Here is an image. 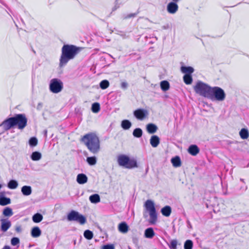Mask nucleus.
I'll return each mask as SVG.
<instances>
[{
    "instance_id": "1",
    "label": "nucleus",
    "mask_w": 249,
    "mask_h": 249,
    "mask_svg": "<svg viewBox=\"0 0 249 249\" xmlns=\"http://www.w3.org/2000/svg\"><path fill=\"white\" fill-rule=\"evenodd\" d=\"M81 51L80 47L73 45H64L61 49V54L59 59V66L63 67L68 62L73 59Z\"/></svg>"
},
{
    "instance_id": "2",
    "label": "nucleus",
    "mask_w": 249,
    "mask_h": 249,
    "mask_svg": "<svg viewBox=\"0 0 249 249\" xmlns=\"http://www.w3.org/2000/svg\"><path fill=\"white\" fill-rule=\"evenodd\" d=\"M81 141L92 153L97 154L99 152L100 150V141L96 133L91 132L85 135L82 138Z\"/></svg>"
},
{
    "instance_id": "3",
    "label": "nucleus",
    "mask_w": 249,
    "mask_h": 249,
    "mask_svg": "<svg viewBox=\"0 0 249 249\" xmlns=\"http://www.w3.org/2000/svg\"><path fill=\"white\" fill-rule=\"evenodd\" d=\"M211 87L202 82L198 81L194 87L195 92L202 96L209 98L212 89Z\"/></svg>"
},
{
    "instance_id": "4",
    "label": "nucleus",
    "mask_w": 249,
    "mask_h": 249,
    "mask_svg": "<svg viewBox=\"0 0 249 249\" xmlns=\"http://www.w3.org/2000/svg\"><path fill=\"white\" fill-rule=\"evenodd\" d=\"M117 161L119 165L126 168H133L137 167V161L134 159L130 160L129 158L125 155H120L118 156Z\"/></svg>"
},
{
    "instance_id": "5",
    "label": "nucleus",
    "mask_w": 249,
    "mask_h": 249,
    "mask_svg": "<svg viewBox=\"0 0 249 249\" xmlns=\"http://www.w3.org/2000/svg\"><path fill=\"white\" fill-rule=\"evenodd\" d=\"M144 207L149 214V223L150 224H155L157 220V214L153 201L151 200H146Z\"/></svg>"
},
{
    "instance_id": "6",
    "label": "nucleus",
    "mask_w": 249,
    "mask_h": 249,
    "mask_svg": "<svg viewBox=\"0 0 249 249\" xmlns=\"http://www.w3.org/2000/svg\"><path fill=\"white\" fill-rule=\"evenodd\" d=\"M210 94L209 99L212 100L223 101L226 98L225 91L222 89L218 87H212Z\"/></svg>"
},
{
    "instance_id": "7",
    "label": "nucleus",
    "mask_w": 249,
    "mask_h": 249,
    "mask_svg": "<svg viewBox=\"0 0 249 249\" xmlns=\"http://www.w3.org/2000/svg\"><path fill=\"white\" fill-rule=\"evenodd\" d=\"M67 218L69 221H74L81 225H83L86 222V217L74 210L71 211L68 214Z\"/></svg>"
},
{
    "instance_id": "8",
    "label": "nucleus",
    "mask_w": 249,
    "mask_h": 249,
    "mask_svg": "<svg viewBox=\"0 0 249 249\" xmlns=\"http://www.w3.org/2000/svg\"><path fill=\"white\" fill-rule=\"evenodd\" d=\"M63 88V83L58 78L51 80L49 85L50 90L53 93H58L61 91Z\"/></svg>"
},
{
    "instance_id": "9",
    "label": "nucleus",
    "mask_w": 249,
    "mask_h": 249,
    "mask_svg": "<svg viewBox=\"0 0 249 249\" xmlns=\"http://www.w3.org/2000/svg\"><path fill=\"white\" fill-rule=\"evenodd\" d=\"M14 117L16 125L19 129H23L27 125V119L24 114H17Z\"/></svg>"
},
{
    "instance_id": "10",
    "label": "nucleus",
    "mask_w": 249,
    "mask_h": 249,
    "mask_svg": "<svg viewBox=\"0 0 249 249\" xmlns=\"http://www.w3.org/2000/svg\"><path fill=\"white\" fill-rule=\"evenodd\" d=\"M133 115L137 119L142 121L147 117L148 112L146 109L138 108L134 111Z\"/></svg>"
},
{
    "instance_id": "11",
    "label": "nucleus",
    "mask_w": 249,
    "mask_h": 249,
    "mask_svg": "<svg viewBox=\"0 0 249 249\" xmlns=\"http://www.w3.org/2000/svg\"><path fill=\"white\" fill-rule=\"evenodd\" d=\"M16 126L14 117H10L5 121H4L1 124L0 127L2 126L4 130L6 131L9 130L11 128Z\"/></svg>"
},
{
    "instance_id": "12",
    "label": "nucleus",
    "mask_w": 249,
    "mask_h": 249,
    "mask_svg": "<svg viewBox=\"0 0 249 249\" xmlns=\"http://www.w3.org/2000/svg\"><path fill=\"white\" fill-rule=\"evenodd\" d=\"M178 5L174 2H170L167 5V11L171 14H175L178 11Z\"/></svg>"
},
{
    "instance_id": "13",
    "label": "nucleus",
    "mask_w": 249,
    "mask_h": 249,
    "mask_svg": "<svg viewBox=\"0 0 249 249\" xmlns=\"http://www.w3.org/2000/svg\"><path fill=\"white\" fill-rule=\"evenodd\" d=\"M1 221V230L3 232L6 231L11 226V222L6 219H2Z\"/></svg>"
},
{
    "instance_id": "14",
    "label": "nucleus",
    "mask_w": 249,
    "mask_h": 249,
    "mask_svg": "<svg viewBox=\"0 0 249 249\" xmlns=\"http://www.w3.org/2000/svg\"><path fill=\"white\" fill-rule=\"evenodd\" d=\"M160 142V139L157 135H153L150 139V143L153 147H157Z\"/></svg>"
},
{
    "instance_id": "15",
    "label": "nucleus",
    "mask_w": 249,
    "mask_h": 249,
    "mask_svg": "<svg viewBox=\"0 0 249 249\" xmlns=\"http://www.w3.org/2000/svg\"><path fill=\"white\" fill-rule=\"evenodd\" d=\"M188 152L192 156L196 155L199 152V149L196 145H191L188 149Z\"/></svg>"
},
{
    "instance_id": "16",
    "label": "nucleus",
    "mask_w": 249,
    "mask_h": 249,
    "mask_svg": "<svg viewBox=\"0 0 249 249\" xmlns=\"http://www.w3.org/2000/svg\"><path fill=\"white\" fill-rule=\"evenodd\" d=\"M76 181L79 184H83L87 182L88 178L84 174H79L77 176Z\"/></svg>"
},
{
    "instance_id": "17",
    "label": "nucleus",
    "mask_w": 249,
    "mask_h": 249,
    "mask_svg": "<svg viewBox=\"0 0 249 249\" xmlns=\"http://www.w3.org/2000/svg\"><path fill=\"white\" fill-rule=\"evenodd\" d=\"M129 227L125 222H121L118 226V230L120 232L125 233L128 231Z\"/></svg>"
},
{
    "instance_id": "18",
    "label": "nucleus",
    "mask_w": 249,
    "mask_h": 249,
    "mask_svg": "<svg viewBox=\"0 0 249 249\" xmlns=\"http://www.w3.org/2000/svg\"><path fill=\"white\" fill-rule=\"evenodd\" d=\"M155 235V232L152 228H148L144 231V236L147 238L151 239Z\"/></svg>"
},
{
    "instance_id": "19",
    "label": "nucleus",
    "mask_w": 249,
    "mask_h": 249,
    "mask_svg": "<svg viewBox=\"0 0 249 249\" xmlns=\"http://www.w3.org/2000/svg\"><path fill=\"white\" fill-rule=\"evenodd\" d=\"M181 71L185 74H191L194 71V69L192 67L182 66L181 67Z\"/></svg>"
},
{
    "instance_id": "20",
    "label": "nucleus",
    "mask_w": 249,
    "mask_h": 249,
    "mask_svg": "<svg viewBox=\"0 0 249 249\" xmlns=\"http://www.w3.org/2000/svg\"><path fill=\"white\" fill-rule=\"evenodd\" d=\"M146 129L149 133L153 134L157 131L158 127L153 124H149L146 125Z\"/></svg>"
},
{
    "instance_id": "21",
    "label": "nucleus",
    "mask_w": 249,
    "mask_h": 249,
    "mask_svg": "<svg viewBox=\"0 0 249 249\" xmlns=\"http://www.w3.org/2000/svg\"><path fill=\"white\" fill-rule=\"evenodd\" d=\"M161 213L164 216L168 217L171 214V208L169 206H166L161 209Z\"/></svg>"
},
{
    "instance_id": "22",
    "label": "nucleus",
    "mask_w": 249,
    "mask_h": 249,
    "mask_svg": "<svg viewBox=\"0 0 249 249\" xmlns=\"http://www.w3.org/2000/svg\"><path fill=\"white\" fill-rule=\"evenodd\" d=\"M21 192L24 196H29L32 193V188L30 186H23L21 188Z\"/></svg>"
},
{
    "instance_id": "23",
    "label": "nucleus",
    "mask_w": 249,
    "mask_h": 249,
    "mask_svg": "<svg viewBox=\"0 0 249 249\" xmlns=\"http://www.w3.org/2000/svg\"><path fill=\"white\" fill-rule=\"evenodd\" d=\"M171 162L175 167H178L181 166L180 159L178 156H176L171 159Z\"/></svg>"
},
{
    "instance_id": "24",
    "label": "nucleus",
    "mask_w": 249,
    "mask_h": 249,
    "mask_svg": "<svg viewBox=\"0 0 249 249\" xmlns=\"http://www.w3.org/2000/svg\"><path fill=\"white\" fill-rule=\"evenodd\" d=\"M41 233V230L38 227H34L31 231V235L33 237H38Z\"/></svg>"
},
{
    "instance_id": "25",
    "label": "nucleus",
    "mask_w": 249,
    "mask_h": 249,
    "mask_svg": "<svg viewBox=\"0 0 249 249\" xmlns=\"http://www.w3.org/2000/svg\"><path fill=\"white\" fill-rule=\"evenodd\" d=\"M239 135L242 139H247L249 136V132L247 129L242 128L239 132Z\"/></svg>"
},
{
    "instance_id": "26",
    "label": "nucleus",
    "mask_w": 249,
    "mask_h": 249,
    "mask_svg": "<svg viewBox=\"0 0 249 249\" xmlns=\"http://www.w3.org/2000/svg\"><path fill=\"white\" fill-rule=\"evenodd\" d=\"M160 86L161 89L164 91L168 90L170 88V84L167 81H162L160 83Z\"/></svg>"
},
{
    "instance_id": "27",
    "label": "nucleus",
    "mask_w": 249,
    "mask_h": 249,
    "mask_svg": "<svg viewBox=\"0 0 249 249\" xmlns=\"http://www.w3.org/2000/svg\"><path fill=\"white\" fill-rule=\"evenodd\" d=\"M90 201L92 203H97L100 202V196L98 194H94L90 196L89 197Z\"/></svg>"
},
{
    "instance_id": "28",
    "label": "nucleus",
    "mask_w": 249,
    "mask_h": 249,
    "mask_svg": "<svg viewBox=\"0 0 249 249\" xmlns=\"http://www.w3.org/2000/svg\"><path fill=\"white\" fill-rule=\"evenodd\" d=\"M184 82L187 85H190L193 82V78L191 74H185L183 76Z\"/></svg>"
},
{
    "instance_id": "29",
    "label": "nucleus",
    "mask_w": 249,
    "mask_h": 249,
    "mask_svg": "<svg viewBox=\"0 0 249 249\" xmlns=\"http://www.w3.org/2000/svg\"><path fill=\"white\" fill-rule=\"evenodd\" d=\"M131 123L127 120H124L122 122L121 126L125 130L128 129L131 126Z\"/></svg>"
},
{
    "instance_id": "30",
    "label": "nucleus",
    "mask_w": 249,
    "mask_h": 249,
    "mask_svg": "<svg viewBox=\"0 0 249 249\" xmlns=\"http://www.w3.org/2000/svg\"><path fill=\"white\" fill-rule=\"evenodd\" d=\"M31 158L33 160H39L41 158V154L39 152H34L32 153Z\"/></svg>"
},
{
    "instance_id": "31",
    "label": "nucleus",
    "mask_w": 249,
    "mask_h": 249,
    "mask_svg": "<svg viewBox=\"0 0 249 249\" xmlns=\"http://www.w3.org/2000/svg\"><path fill=\"white\" fill-rule=\"evenodd\" d=\"M33 221L35 223H39L43 219V216L39 213L35 214L32 217Z\"/></svg>"
},
{
    "instance_id": "32",
    "label": "nucleus",
    "mask_w": 249,
    "mask_h": 249,
    "mask_svg": "<svg viewBox=\"0 0 249 249\" xmlns=\"http://www.w3.org/2000/svg\"><path fill=\"white\" fill-rule=\"evenodd\" d=\"M11 200L9 198L6 197H0V205L1 206H5L10 204Z\"/></svg>"
},
{
    "instance_id": "33",
    "label": "nucleus",
    "mask_w": 249,
    "mask_h": 249,
    "mask_svg": "<svg viewBox=\"0 0 249 249\" xmlns=\"http://www.w3.org/2000/svg\"><path fill=\"white\" fill-rule=\"evenodd\" d=\"M8 187L11 189H15L18 186V182L15 180H11L8 183Z\"/></svg>"
},
{
    "instance_id": "34",
    "label": "nucleus",
    "mask_w": 249,
    "mask_h": 249,
    "mask_svg": "<svg viewBox=\"0 0 249 249\" xmlns=\"http://www.w3.org/2000/svg\"><path fill=\"white\" fill-rule=\"evenodd\" d=\"M3 214L5 216H11L13 214L11 208L9 207L5 208L3 211Z\"/></svg>"
},
{
    "instance_id": "35",
    "label": "nucleus",
    "mask_w": 249,
    "mask_h": 249,
    "mask_svg": "<svg viewBox=\"0 0 249 249\" xmlns=\"http://www.w3.org/2000/svg\"><path fill=\"white\" fill-rule=\"evenodd\" d=\"M87 161L90 165H94L97 162V159L95 157H90L87 158Z\"/></svg>"
},
{
    "instance_id": "36",
    "label": "nucleus",
    "mask_w": 249,
    "mask_h": 249,
    "mask_svg": "<svg viewBox=\"0 0 249 249\" xmlns=\"http://www.w3.org/2000/svg\"><path fill=\"white\" fill-rule=\"evenodd\" d=\"M142 131L141 128H138L134 130L133 135L134 137L140 138L142 136Z\"/></svg>"
},
{
    "instance_id": "37",
    "label": "nucleus",
    "mask_w": 249,
    "mask_h": 249,
    "mask_svg": "<svg viewBox=\"0 0 249 249\" xmlns=\"http://www.w3.org/2000/svg\"><path fill=\"white\" fill-rule=\"evenodd\" d=\"M91 109L93 112L97 113L100 109V104L98 103H94L92 105Z\"/></svg>"
},
{
    "instance_id": "38",
    "label": "nucleus",
    "mask_w": 249,
    "mask_h": 249,
    "mask_svg": "<svg viewBox=\"0 0 249 249\" xmlns=\"http://www.w3.org/2000/svg\"><path fill=\"white\" fill-rule=\"evenodd\" d=\"M193 246V242L191 240H187L184 243V249H192Z\"/></svg>"
},
{
    "instance_id": "39",
    "label": "nucleus",
    "mask_w": 249,
    "mask_h": 249,
    "mask_svg": "<svg viewBox=\"0 0 249 249\" xmlns=\"http://www.w3.org/2000/svg\"><path fill=\"white\" fill-rule=\"evenodd\" d=\"M109 83L107 80L102 81L100 83V87L103 89H105L109 87Z\"/></svg>"
},
{
    "instance_id": "40",
    "label": "nucleus",
    "mask_w": 249,
    "mask_h": 249,
    "mask_svg": "<svg viewBox=\"0 0 249 249\" xmlns=\"http://www.w3.org/2000/svg\"><path fill=\"white\" fill-rule=\"evenodd\" d=\"M84 236L87 239L90 240L93 237V233L89 230H86L84 231Z\"/></svg>"
},
{
    "instance_id": "41",
    "label": "nucleus",
    "mask_w": 249,
    "mask_h": 249,
    "mask_svg": "<svg viewBox=\"0 0 249 249\" xmlns=\"http://www.w3.org/2000/svg\"><path fill=\"white\" fill-rule=\"evenodd\" d=\"M178 242L177 240H172L171 241L169 247L170 249H177Z\"/></svg>"
},
{
    "instance_id": "42",
    "label": "nucleus",
    "mask_w": 249,
    "mask_h": 249,
    "mask_svg": "<svg viewBox=\"0 0 249 249\" xmlns=\"http://www.w3.org/2000/svg\"><path fill=\"white\" fill-rule=\"evenodd\" d=\"M29 144L31 146H35L37 144V140L35 137L31 138L29 140Z\"/></svg>"
},
{
    "instance_id": "43",
    "label": "nucleus",
    "mask_w": 249,
    "mask_h": 249,
    "mask_svg": "<svg viewBox=\"0 0 249 249\" xmlns=\"http://www.w3.org/2000/svg\"><path fill=\"white\" fill-rule=\"evenodd\" d=\"M11 243L13 246H16L19 243V240L17 237H13L11 239Z\"/></svg>"
},
{
    "instance_id": "44",
    "label": "nucleus",
    "mask_w": 249,
    "mask_h": 249,
    "mask_svg": "<svg viewBox=\"0 0 249 249\" xmlns=\"http://www.w3.org/2000/svg\"><path fill=\"white\" fill-rule=\"evenodd\" d=\"M103 249H114V247L113 245H106L103 247Z\"/></svg>"
},
{
    "instance_id": "45",
    "label": "nucleus",
    "mask_w": 249,
    "mask_h": 249,
    "mask_svg": "<svg viewBox=\"0 0 249 249\" xmlns=\"http://www.w3.org/2000/svg\"><path fill=\"white\" fill-rule=\"evenodd\" d=\"M121 88L124 89H126L127 88L128 84L126 82H122L121 83Z\"/></svg>"
},
{
    "instance_id": "46",
    "label": "nucleus",
    "mask_w": 249,
    "mask_h": 249,
    "mask_svg": "<svg viewBox=\"0 0 249 249\" xmlns=\"http://www.w3.org/2000/svg\"><path fill=\"white\" fill-rule=\"evenodd\" d=\"M136 16V14H130L124 17L125 18H130L131 17H134Z\"/></svg>"
},
{
    "instance_id": "47",
    "label": "nucleus",
    "mask_w": 249,
    "mask_h": 249,
    "mask_svg": "<svg viewBox=\"0 0 249 249\" xmlns=\"http://www.w3.org/2000/svg\"><path fill=\"white\" fill-rule=\"evenodd\" d=\"M16 231L17 232H19L21 231V228L20 226L17 227L16 228Z\"/></svg>"
},
{
    "instance_id": "48",
    "label": "nucleus",
    "mask_w": 249,
    "mask_h": 249,
    "mask_svg": "<svg viewBox=\"0 0 249 249\" xmlns=\"http://www.w3.org/2000/svg\"><path fill=\"white\" fill-rule=\"evenodd\" d=\"M2 249H11V248L9 246H5Z\"/></svg>"
},
{
    "instance_id": "49",
    "label": "nucleus",
    "mask_w": 249,
    "mask_h": 249,
    "mask_svg": "<svg viewBox=\"0 0 249 249\" xmlns=\"http://www.w3.org/2000/svg\"><path fill=\"white\" fill-rule=\"evenodd\" d=\"M44 135L46 137H47V130H45L44 131Z\"/></svg>"
},
{
    "instance_id": "50",
    "label": "nucleus",
    "mask_w": 249,
    "mask_h": 249,
    "mask_svg": "<svg viewBox=\"0 0 249 249\" xmlns=\"http://www.w3.org/2000/svg\"><path fill=\"white\" fill-rule=\"evenodd\" d=\"M187 223H188V227H189L190 228H191L192 226H191L190 222L189 221H188Z\"/></svg>"
}]
</instances>
